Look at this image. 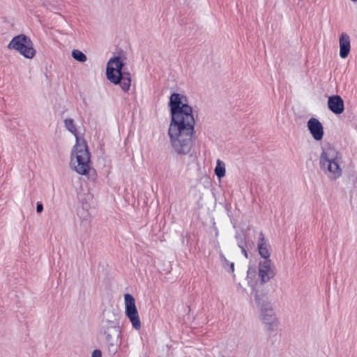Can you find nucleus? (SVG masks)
<instances>
[{
  "instance_id": "nucleus-3",
  "label": "nucleus",
  "mask_w": 357,
  "mask_h": 357,
  "mask_svg": "<svg viewBox=\"0 0 357 357\" xmlns=\"http://www.w3.org/2000/svg\"><path fill=\"white\" fill-rule=\"evenodd\" d=\"M123 66V57L116 56L111 58L107 62L106 76L110 82L114 84H120L122 90L127 92L130 87L131 77L130 73L121 72Z\"/></svg>"
},
{
  "instance_id": "nucleus-21",
  "label": "nucleus",
  "mask_w": 357,
  "mask_h": 357,
  "mask_svg": "<svg viewBox=\"0 0 357 357\" xmlns=\"http://www.w3.org/2000/svg\"><path fill=\"white\" fill-rule=\"evenodd\" d=\"M240 247L241 248L242 252L244 253L245 257H248V254H247L246 250L243 247H241V246H240Z\"/></svg>"
},
{
  "instance_id": "nucleus-7",
  "label": "nucleus",
  "mask_w": 357,
  "mask_h": 357,
  "mask_svg": "<svg viewBox=\"0 0 357 357\" xmlns=\"http://www.w3.org/2000/svg\"><path fill=\"white\" fill-rule=\"evenodd\" d=\"M259 318L267 331H273L277 329L278 321L270 303H266L261 305Z\"/></svg>"
},
{
  "instance_id": "nucleus-6",
  "label": "nucleus",
  "mask_w": 357,
  "mask_h": 357,
  "mask_svg": "<svg viewBox=\"0 0 357 357\" xmlns=\"http://www.w3.org/2000/svg\"><path fill=\"white\" fill-rule=\"evenodd\" d=\"M8 48L17 51L27 59H32L36 54L32 41L23 34L14 37L8 44Z\"/></svg>"
},
{
  "instance_id": "nucleus-10",
  "label": "nucleus",
  "mask_w": 357,
  "mask_h": 357,
  "mask_svg": "<svg viewBox=\"0 0 357 357\" xmlns=\"http://www.w3.org/2000/svg\"><path fill=\"white\" fill-rule=\"evenodd\" d=\"M307 128L314 139L319 141L324 136V128L321 122L315 118H311L308 120Z\"/></svg>"
},
{
  "instance_id": "nucleus-11",
  "label": "nucleus",
  "mask_w": 357,
  "mask_h": 357,
  "mask_svg": "<svg viewBox=\"0 0 357 357\" xmlns=\"http://www.w3.org/2000/svg\"><path fill=\"white\" fill-rule=\"evenodd\" d=\"M65 128L73 135L75 137V143H82L86 142L82 137L79 128L77 127L73 119L68 118L64 120Z\"/></svg>"
},
{
  "instance_id": "nucleus-12",
  "label": "nucleus",
  "mask_w": 357,
  "mask_h": 357,
  "mask_svg": "<svg viewBox=\"0 0 357 357\" xmlns=\"http://www.w3.org/2000/svg\"><path fill=\"white\" fill-rule=\"evenodd\" d=\"M340 56L342 59L347 57L350 52L351 40L349 36L342 32L340 36Z\"/></svg>"
},
{
  "instance_id": "nucleus-8",
  "label": "nucleus",
  "mask_w": 357,
  "mask_h": 357,
  "mask_svg": "<svg viewBox=\"0 0 357 357\" xmlns=\"http://www.w3.org/2000/svg\"><path fill=\"white\" fill-rule=\"evenodd\" d=\"M124 301L126 315L132 323V327L136 330H139L141 328V321L134 297L129 294H126L124 296Z\"/></svg>"
},
{
  "instance_id": "nucleus-2",
  "label": "nucleus",
  "mask_w": 357,
  "mask_h": 357,
  "mask_svg": "<svg viewBox=\"0 0 357 357\" xmlns=\"http://www.w3.org/2000/svg\"><path fill=\"white\" fill-rule=\"evenodd\" d=\"M319 165L320 170L330 181H336L342 176V156L335 149H324L319 157Z\"/></svg>"
},
{
  "instance_id": "nucleus-14",
  "label": "nucleus",
  "mask_w": 357,
  "mask_h": 357,
  "mask_svg": "<svg viewBox=\"0 0 357 357\" xmlns=\"http://www.w3.org/2000/svg\"><path fill=\"white\" fill-rule=\"evenodd\" d=\"M259 254L263 258V260H271L270 245L265 239L262 232L259 234V241L257 244Z\"/></svg>"
},
{
  "instance_id": "nucleus-1",
  "label": "nucleus",
  "mask_w": 357,
  "mask_h": 357,
  "mask_svg": "<svg viewBox=\"0 0 357 357\" xmlns=\"http://www.w3.org/2000/svg\"><path fill=\"white\" fill-rule=\"evenodd\" d=\"M184 96L174 93L171 95L169 105L172 121L168 135L174 151L178 154H187L192 147L195 119L190 106L184 101Z\"/></svg>"
},
{
  "instance_id": "nucleus-13",
  "label": "nucleus",
  "mask_w": 357,
  "mask_h": 357,
  "mask_svg": "<svg viewBox=\"0 0 357 357\" xmlns=\"http://www.w3.org/2000/svg\"><path fill=\"white\" fill-rule=\"evenodd\" d=\"M328 106L331 111L336 114H340L344 111V101L340 96H333L328 98Z\"/></svg>"
},
{
  "instance_id": "nucleus-22",
  "label": "nucleus",
  "mask_w": 357,
  "mask_h": 357,
  "mask_svg": "<svg viewBox=\"0 0 357 357\" xmlns=\"http://www.w3.org/2000/svg\"><path fill=\"white\" fill-rule=\"evenodd\" d=\"M351 1L352 2H354V3L357 2V0H351Z\"/></svg>"
},
{
  "instance_id": "nucleus-5",
  "label": "nucleus",
  "mask_w": 357,
  "mask_h": 357,
  "mask_svg": "<svg viewBox=\"0 0 357 357\" xmlns=\"http://www.w3.org/2000/svg\"><path fill=\"white\" fill-rule=\"evenodd\" d=\"M100 333L105 336L110 347L117 346L121 337V329L114 310H105L99 326Z\"/></svg>"
},
{
  "instance_id": "nucleus-18",
  "label": "nucleus",
  "mask_w": 357,
  "mask_h": 357,
  "mask_svg": "<svg viewBox=\"0 0 357 357\" xmlns=\"http://www.w3.org/2000/svg\"><path fill=\"white\" fill-rule=\"evenodd\" d=\"M221 261L222 263V266L228 272L234 273V262H229L226 257L220 254Z\"/></svg>"
},
{
  "instance_id": "nucleus-15",
  "label": "nucleus",
  "mask_w": 357,
  "mask_h": 357,
  "mask_svg": "<svg viewBox=\"0 0 357 357\" xmlns=\"http://www.w3.org/2000/svg\"><path fill=\"white\" fill-rule=\"evenodd\" d=\"M225 164L220 160H218L216 162V167L215 168V174L219 178H221L225 176Z\"/></svg>"
},
{
  "instance_id": "nucleus-16",
  "label": "nucleus",
  "mask_w": 357,
  "mask_h": 357,
  "mask_svg": "<svg viewBox=\"0 0 357 357\" xmlns=\"http://www.w3.org/2000/svg\"><path fill=\"white\" fill-rule=\"evenodd\" d=\"M257 277L259 276L255 268L253 267H249L247 272V280L251 286H253L256 283Z\"/></svg>"
},
{
  "instance_id": "nucleus-17",
  "label": "nucleus",
  "mask_w": 357,
  "mask_h": 357,
  "mask_svg": "<svg viewBox=\"0 0 357 357\" xmlns=\"http://www.w3.org/2000/svg\"><path fill=\"white\" fill-rule=\"evenodd\" d=\"M72 56L75 60L81 63H84L87 60L86 56L79 50H73Z\"/></svg>"
},
{
  "instance_id": "nucleus-9",
  "label": "nucleus",
  "mask_w": 357,
  "mask_h": 357,
  "mask_svg": "<svg viewBox=\"0 0 357 357\" xmlns=\"http://www.w3.org/2000/svg\"><path fill=\"white\" fill-rule=\"evenodd\" d=\"M258 268V276L262 283L268 282L275 275V267L271 260H261Z\"/></svg>"
},
{
  "instance_id": "nucleus-20",
  "label": "nucleus",
  "mask_w": 357,
  "mask_h": 357,
  "mask_svg": "<svg viewBox=\"0 0 357 357\" xmlns=\"http://www.w3.org/2000/svg\"><path fill=\"white\" fill-rule=\"evenodd\" d=\"M43 210V206L41 203H38L36 206V211L37 213H40Z\"/></svg>"
},
{
  "instance_id": "nucleus-19",
  "label": "nucleus",
  "mask_w": 357,
  "mask_h": 357,
  "mask_svg": "<svg viewBox=\"0 0 357 357\" xmlns=\"http://www.w3.org/2000/svg\"><path fill=\"white\" fill-rule=\"evenodd\" d=\"M91 357H102V352L100 349H95L92 352Z\"/></svg>"
},
{
  "instance_id": "nucleus-4",
  "label": "nucleus",
  "mask_w": 357,
  "mask_h": 357,
  "mask_svg": "<svg viewBox=\"0 0 357 357\" xmlns=\"http://www.w3.org/2000/svg\"><path fill=\"white\" fill-rule=\"evenodd\" d=\"M70 166L81 175H87L91 169V153L86 142L75 143L70 153Z\"/></svg>"
}]
</instances>
